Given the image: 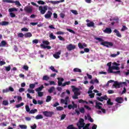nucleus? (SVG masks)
<instances>
[{
  "label": "nucleus",
  "instance_id": "ddd939ff",
  "mask_svg": "<svg viewBox=\"0 0 129 129\" xmlns=\"http://www.w3.org/2000/svg\"><path fill=\"white\" fill-rule=\"evenodd\" d=\"M102 105V104L100 102H96L95 108H97L98 109H100L102 108V106H100Z\"/></svg>",
  "mask_w": 129,
  "mask_h": 129
},
{
  "label": "nucleus",
  "instance_id": "8fccbe9b",
  "mask_svg": "<svg viewBox=\"0 0 129 129\" xmlns=\"http://www.w3.org/2000/svg\"><path fill=\"white\" fill-rule=\"evenodd\" d=\"M37 94L39 97H42L44 95V93L42 92H37Z\"/></svg>",
  "mask_w": 129,
  "mask_h": 129
},
{
  "label": "nucleus",
  "instance_id": "6e6d98bb",
  "mask_svg": "<svg viewBox=\"0 0 129 129\" xmlns=\"http://www.w3.org/2000/svg\"><path fill=\"white\" fill-rule=\"evenodd\" d=\"M63 109H64V108H63V107L58 106L56 107V110L57 111L63 110Z\"/></svg>",
  "mask_w": 129,
  "mask_h": 129
},
{
  "label": "nucleus",
  "instance_id": "a211bd4d",
  "mask_svg": "<svg viewBox=\"0 0 129 129\" xmlns=\"http://www.w3.org/2000/svg\"><path fill=\"white\" fill-rule=\"evenodd\" d=\"M114 33H116V35L117 37H119V38H121V34H120V33H119V31L117 30V29H114Z\"/></svg>",
  "mask_w": 129,
  "mask_h": 129
},
{
  "label": "nucleus",
  "instance_id": "2f4dec72",
  "mask_svg": "<svg viewBox=\"0 0 129 129\" xmlns=\"http://www.w3.org/2000/svg\"><path fill=\"white\" fill-rule=\"evenodd\" d=\"M3 3H8V4H14V1L3 0Z\"/></svg>",
  "mask_w": 129,
  "mask_h": 129
},
{
  "label": "nucleus",
  "instance_id": "20e7f679",
  "mask_svg": "<svg viewBox=\"0 0 129 129\" xmlns=\"http://www.w3.org/2000/svg\"><path fill=\"white\" fill-rule=\"evenodd\" d=\"M24 10L25 12L28 14H32L33 13V8L31 7H25Z\"/></svg>",
  "mask_w": 129,
  "mask_h": 129
},
{
  "label": "nucleus",
  "instance_id": "79ce46f5",
  "mask_svg": "<svg viewBox=\"0 0 129 129\" xmlns=\"http://www.w3.org/2000/svg\"><path fill=\"white\" fill-rule=\"evenodd\" d=\"M27 92H28V93H32V94H34V93H35V90H33V89L32 90H31L30 89H28L27 90Z\"/></svg>",
  "mask_w": 129,
  "mask_h": 129
},
{
  "label": "nucleus",
  "instance_id": "37998d69",
  "mask_svg": "<svg viewBox=\"0 0 129 129\" xmlns=\"http://www.w3.org/2000/svg\"><path fill=\"white\" fill-rule=\"evenodd\" d=\"M18 38H23L25 37V34H23L22 33H19L18 34Z\"/></svg>",
  "mask_w": 129,
  "mask_h": 129
},
{
  "label": "nucleus",
  "instance_id": "69168bd1",
  "mask_svg": "<svg viewBox=\"0 0 129 129\" xmlns=\"http://www.w3.org/2000/svg\"><path fill=\"white\" fill-rule=\"evenodd\" d=\"M57 38L60 40V41H65V39L61 36H57Z\"/></svg>",
  "mask_w": 129,
  "mask_h": 129
},
{
  "label": "nucleus",
  "instance_id": "f257e3e1",
  "mask_svg": "<svg viewBox=\"0 0 129 129\" xmlns=\"http://www.w3.org/2000/svg\"><path fill=\"white\" fill-rule=\"evenodd\" d=\"M42 113L44 116H46V117H52L53 116V115L54 114V112L53 111H45L42 112Z\"/></svg>",
  "mask_w": 129,
  "mask_h": 129
},
{
  "label": "nucleus",
  "instance_id": "49530a36",
  "mask_svg": "<svg viewBox=\"0 0 129 129\" xmlns=\"http://www.w3.org/2000/svg\"><path fill=\"white\" fill-rule=\"evenodd\" d=\"M79 103H86V104L88 103V102L87 101H84L83 99H80L79 100Z\"/></svg>",
  "mask_w": 129,
  "mask_h": 129
},
{
  "label": "nucleus",
  "instance_id": "a19ab883",
  "mask_svg": "<svg viewBox=\"0 0 129 129\" xmlns=\"http://www.w3.org/2000/svg\"><path fill=\"white\" fill-rule=\"evenodd\" d=\"M79 111L81 113H84L85 112V109L84 107H81L79 108Z\"/></svg>",
  "mask_w": 129,
  "mask_h": 129
},
{
  "label": "nucleus",
  "instance_id": "c756f323",
  "mask_svg": "<svg viewBox=\"0 0 129 129\" xmlns=\"http://www.w3.org/2000/svg\"><path fill=\"white\" fill-rule=\"evenodd\" d=\"M73 71L74 72H79V73H81V72H82L81 70L77 68L74 69Z\"/></svg>",
  "mask_w": 129,
  "mask_h": 129
},
{
  "label": "nucleus",
  "instance_id": "c85d7f7f",
  "mask_svg": "<svg viewBox=\"0 0 129 129\" xmlns=\"http://www.w3.org/2000/svg\"><path fill=\"white\" fill-rule=\"evenodd\" d=\"M6 45H7V42L5 40L2 41L1 44H0V47H5Z\"/></svg>",
  "mask_w": 129,
  "mask_h": 129
},
{
  "label": "nucleus",
  "instance_id": "09e8293b",
  "mask_svg": "<svg viewBox=\"0 0 129 129\" xmlns=\"http://www.w3.org/2000/svg\"><path fill=\"white\" fill-rule=\"evenodd\" d=\"M35 87H36V86H35V84H30L29 85V88H30V89H34V88H35Z\"/></svg>",
  "mask_w": 129,
  "mask_h": 129
},
{
  "label": "nucleus",
  "instance_id": "412c9836",
  "mask_svg": "<svg viewBox=\"0 0 129 129\" xmlns=\"http://www.w3.org/2000/svg\"><path fill=\"white\" fill-rule=\"evenodd\" d=\"M90 123H87L85 125H83V129H90Z\"/></svg>",
  "mask_w": 129,
  "mask_h": 129
},
{
  "label": "nucleus",
  "instance_id": "72a5a7b5",
  "mask_svg": "<svg viewBox=\"0 0 129 129\" xmlns=\"http://www.w3.org/2000/svg\"><path fill=\"white\" fill-rule=\"evenodd\" d=\"M43 117V115H42L41 114L37 115L35 116V118L36 119H42Z\"/></svg>",
  "mask_w": 129,
  "mask_h": 129
},
{
  "label": "nucleus",
  "instance_id": "c03bdc74",
  "mask_svg": "<svg viewBox=\"0 0 129 129\" xmlns=\"http://www.w3.org/2000/svg\"><path fill=\"white\" fill-rule=\"evenodd\" d=\"M112 69H113V70H119V67L115 66H112Z\"/></svg>",
  "mask_w": 129,
  "mask_h": 129
},
{
  "label": "nucleus",
  "instance_id": "a18cd8bd",
  "mask_svg": "<svg viewBox=\"0 0 129 129\" xmlns=\"http://www.w3.org/2000/svg\"><path fill=\"white\" fill-rule=\"evenodd\" d=\"M3 105H5V106L9 105V101L8 100L3 101Z\"/></svg>",
  "mask_w": 129,
  "mask_h": 129
},
{
  "label": "nucleus",
  "instance_id": "f03ea898",
  "mask_svg": "<svg viewBox=\"0 0 129 129\" xmlns=\"http://www.w3.org/2000/svg\"><path fill=\"white\" fill-rule=\"evenodd\" d=\"M101 45L107 47V48H110V47L113 46V43L111 42L104 41L101 43Z\"/></svg>",
  "mask_w": 129,
  "mask_h": 129
},
{
  "label": "nucleus",
  "instance_id": "473e14b6",
  "mask_svg": "<svg viewBox=\"0 0 129 129\" xmlns=\"http://www.w3.org/2000/svg\"><path fill=\"white\" fill-rule=\"evenodd\" d=\"M51 99L52 97H51V96H47L46 99V102H50Z\"/></svg>",
  "mask_w": 129,
  "mask_h": 129
},
{
  "label": "nucleus",
  "instance_id": "f3484780",
  "mask_svg": "<svg viewBox=\"0 0 129 129\" xmlns=\"http://www.w3.org/2000/svg\"><path fill=\"white\" fill-rule=\"evenodd\" d=\"M78 123H79L80 125H85V123H84V119L83 118H80Z\"/></svg>",
  "mask_w": 129,
  "mask_h": 129
},
{
  "label": "nucleus",
  "instance_id": "2eb2a0df",
  "mask_svg": "<svg viewBox=\"0 0 129 129\" xmlns=\"http://www.w3.org/2000/svg\"><path fill=\"white\" fill-rule=\"evenodd\" d=\"M33 35L32 34V33L31 32H27L24 34V37L25 38H31Z\"/></svg>",
  "mask_w": 129,
  "mask_h": 129
},
{
  "label": "nucleus",
  "instance_id": "4be33fe9",
  "mask_svg": "<svg viewBox=\"0 0 129 129\" xmlns=\"http://www.w3.org/2000/svg\"><path fill=\"white\" fill-rule=\"evenodd\" d=\"M19 126L21 129H27L28 128V126L25 124H19Z\"/></svg>",
  "mask_w": 129,
  "mask_h": 129
},
{
  "label": "nucleus",
  "instance_id": "1a4fd4ad",
  "mask_svg": "<svg viewBox=\"0 0 129 129\" xmlns=\"http://www.w3.org/2000/svg\"><path fill=\"white\" fill-rule=\"evenodd\" d=\"M57 83H58V86H61L63 85L62 82L64 81V79L62 78H57Z\"/></svg>",
  "mask_w": 129,
  "mask_h": 129
},
{
  "label": "nucleus",
  "instance_id": "4c0bfd02",
  "mask_svg": "<svg viewBox=\"0 0 129 129\" xmlns=\"http://www.w3.org/2000/svg\"><path fill=\"white\" fill-rule=\"evenodd\" d=\"M55 90V87H51L49 90H48V92L49 93H52L53 91Z\"/></svg>",
  "mask_w": 129,
  "mask_h": 129
},
{
  "label": "nucleus",
  "instance_id": "de8ad7c7",
  "mask_svg": "<svg viewBox=\"0 0 129 129\" xmlns=\"http://www.w3.org/2000/svg\"><path fill=\"white\" fill-rule=\"evenodd\" d=\"M24 105V102H22L20 104H17L16 105V108H19V107H21V106H23Z\"/></svg>",
  "mask_w": 129,
  "mask_h": 129
},
{
  "label": "nucleus",
  "instance_id": "6ab92c4d",
  "mask_svg": "<svg viewBox=\"0 0 129 129\" xmlns=\"http://www.w3.org/2000/svg\"><path fill=\"white\" fill-rule=\"evenodd\" d=\"M94 22H90L89 23L87 24V27H92L93 28H94Z\"/></svg>",
  "mask_w": 129,
  "mask_h": 129
},
{
  "label": "nucleus",
  "instance_id": "3c124183",
  "mask_svg": "<svg viewBox=\"0 0 129 129\" xmlns=\"http://www.w3.org/2000/svg\"><path fill=\"white\" fill-rule=\"evenodd\" d=\"M68 129H75V127H74V126L73 125V124H71L69 125L68 127H67Z\"/></svg>",
  "mask_w": 129,
  "mask_h": 129
},
{
  "label": "nucleus",
  "instance_id": "b1692460",
  "mask_svg": "<svg viewBox=\"0 0 129 129\" xmlns=\"http://www.w3.org/2000/svg\"><path fill=\"white\" fill-rule=\"evenodd\" d=\"M73 92H79V88H75L74 86H72Z\"/></svg>",
  "mask_w": 129,
  "mask_h": 129
},
{
  "label": "nucleus",
  "instance_id": "338daca9",
  "mask_svg": "<svg viewBox=\"0 0 129 129\" xmlns=\"http://www.w3.org/2000/svg\"><path fill=\"white\" fill-rule=\"evenodd\" d=\"M10 17L11 18H15L16 17V14H15L13 12H11L10 13Z\"/></svg>",
  "mask_w": 129,
  "mask_h": 129
},
{
  "label": "nucleus",
  "instance_id": "603ef678",
  "mask_svg": "<svg viewBox=\"0 0 129 129\" xmlns=\"http://www.w3.org/2000/svg\"><path fill=\"white\" fill-rule=\"evenodd\" d=\"M67 31H68V32H70V33H72V34H75V31L72 29L68 28V29H67Z\"/></svg>",
  "mask_w": 129,
  "mask_h": 129
},
{
  "label": "nucleus",
  "instance_id": "9b49d317",
  "mask_svg": "<svg viewBox=\"0 0 129 129\" xmlns=\"http://www.w3.org/2000/svg\"><path fill=\"white\" fill-rule=\"evenodd\" d=\"M115 101L118 103H122L123 102V99H122V97H117L115 99Z\"/></svg>",
  "mask_w": 129,
  "mask_h": 129
},
{
  "label": "nucleus",
  "instance_id": "052dcab7",
  "mask_svg": "<svg viewBox=\"0 0 129 129\" xmlns=\"http://www.w3.org/2000/svg\"><path fill=\"white\" fill-rule=\"evenodd\" d=\"M112 82H114V81L111 80L107 83L106 86H109V83H112Z\"/></svg>",
  "mask_w": 129,
  "mask_h": 129
},
{
  "label": "nucleus",
  "instance_id": "ea45409f",
  "mask_svg": "<svg viewBox=\"0 0 129 129\" xmlns=\"http://www.w3.org/2000/svg\"><path fill=\"white\" fill-rule=\"evenodd\" d=\"M13 4H15L16 6H19V7H22V4L20 3L19 1H14Z\"/></svg>",
  "mask_w": 129,
  "mask_h": 129
},
{
  "label": "nucleus",
  "instance_id": "6e6552de",
  "mask_svg": "<svg viewBox=\"0 0 129 129\" xmlns=\"http://www.w3.org/2000/svg\"><path fill=\"white\" fill-rule=\"evenodd\" d=\"M52 15H53V13H52V12L48 11L47 12V13L44 15V17L45 19H50V18L52 17Z\"/></svg>",
  "mask_w": 129,
  "mask_h": 129
},
{
  "label": "nucleus",
  "instance_id": "864d4df0",
  "mask_svg": "<svg viewBox=\"0 0 129 129\" xmlns=\"http://www.w3.org/2000/svg\"><path fill=\"white\" fill-rule=\"evenodd\" d=\"M42 43L43 45H50L49 42L47 40L43 41Z\"/></svg>",
  "mask_w": 129,
  "mask_h": 129
},
{
  "label": "nucleus",
  "instance_id": "dca6fc26",
  "mask_svg": "<svg viewBox=\"0 0 129 129\" xmlns=\"http://www.w3.org/2000/svg\"><path fill=\"white\" fill-rule=\"evenodd\" d=\"M43 88H44V86L42 85L40 87L36 88L35 89V91H36V92H40V91H42V90H43Z\"/></svg>",
  "mask_w": 129,
  "mask_h": 129
},
{
  "label": "nucleus",
  "instance_id": "c9c22d12",
  "mask_svg": "<svg viewBox=\"0 0 129 129\" xmlns=\"http://www.w3.org/2000/svg\"><path fill=\"white\" fill-rule=\"evenodd\" d=\"M71 83V82H70V81L66 82L62 84V86L63 87H65L66 85H70Z\"/></svg>",
  "mask_w": 129,
  "mask_h": 129
},
{
  "label": "nucleus",
  "instance_id": "bb28decb",
  "mask_svg": "<svg viewBox=\"0 0 129 129\" xmlns=\"http://www.w3.org/2000/svg\"><path fill=\"white\" fill-rule=\"evenodd\" d=\"M95 40H96V41H98V42H102V43H103V42H104V40H103V39L99 37H95Z\"/></svg>",
  "mask_w": 129,
  "mask_h": 129
},
{
  "label": "nucleus",
  "instance_id": "bf43d9fd",
  "mask_svg": "<svg viewBox=\"0 0 129 129\" xmlns=\"http://www.w3.org/2000/svg\"><path fill=\"white\" fill-rule=\"evenodd\" d=\"M25 108H26V111H27V112H30V111H31L30 110V107H29V105H27L25 106Z\"/></svg>",
  "mask_w": 129,
  "mask_h": 129
},
{
  "label": "nucleus",
  "instance_id": "aec40b11",
  "mask_svg": "<svg viewBox=\"0 0 129 129\" xmlns=\"http://www.w3.org/2000/svg\"><path fill=\"white\" fill-rule=\"evenodd\" d=\"M49 79H50V78L49 77V76H47V75H45L42 78V80L43 81H48V80H49Z\"/></svg>",
  "mask_w": 129,
  "mask_h": 129
},
{
  "label": "nucleus",
  "instance_id": "5fc2aeb1",
  "mask_svg": "<svg viewBox=\"0 0 129 129\" xmlns=\"http://www.w3.org/2000/svg\"><path fill=\"white\" fill-rule=\"evenodd\" d=\"M64 100H65V101H66V102H65V105H67V104H68V100H69V97L67 96V97H66Z\"/></svg>",
  "mask_w": 129,
  "mask_h": 129
},
{
  "label": "nucleus",
  "instance_id": "39448f33",
  "mask_svg": "<svg viewBox=\"0 0 129 129\" xmlns=\"http://www.w3.org/2000/svg\"><path fill=\"white\" fill-rule=\"evenodd\" d=\"M76 48V46L72 44H70L67 46V49L68 51H72V50H74Z\"/></svg>",
  "mask_w": 129,
  "mask_h": 129
},
{
  "label": "nucleus",
  "instance_id": "423d86ee",
  "mask_svg": "<svg viewBox=\"0 0 129 129\" xmlns=\"http://www.w3.org/2000/svg\"><path fill=\"white\" fill-rule=\"evenodd\" d=\"M114 84L112 85V87H114L116 89L120 88V86L121 85V83H118L117 81H114Z\"/></svg>",
  "mask_w": 129,
  "mask_h": 129
},
{
  "label": "nucleus",
  "instance_id": "393cba45",
  "mask_svg": "<svg viewBox=\"0 0 129 129\" xmlns=\"http://www.w3.org/2000/svg\"><path fill=\"white\" fill-rule=\"evenodd\" d=\"M9 24V22L8 21H2L1 23V25H2V26H8Z\"/></svg>",
  "mask_w": 129,
  "mask_h": 129
},
{
  "label": "nucleus",
  "instance_id": "f8f14e48",
  "mask_svg": "<svg viewBox=\"0 0 129 129\" xmlns=\"http://www.w3.org/2000/svg\"><path fill=\"white\" fill-rule=\"evenodd\" d=\"M112 32L111 29L107 27L104 30V33H106V34H111Z\"/></svg>",
  "mask_w": 129,
  "mask_h": 129
},
{
  "label": "nucleus",
  "instance_id": "0e129e2a",
  "mask_svg": "<svg viewBox=\"0 0 129 129\" xmlns=\"http://www.w3.org/2000/svg\"><path fill=\"white\" fill-rule=\"evenodd\" d=\"M6 71L9 72L11 70V66L5 67Z\"/></svg>",
  "mask_w": 129,
  "mask_h": 129
},
{
  "label": "nucleus",
  "instance_id": "5701e85b",
  "mask_svg": "<svg viewBox=\"0 0 129 129\" xmlns=\"http://www.w3.org/2000/svg\"><path fill=\"white\" fill-rule=\"evenodd\" d=\"M49 38L50 39H51V40H55L56 39V36L54 35V34L53 33H50V34L49 35Z\"/></svg>",
  "mask_w": 129,
  "mask_h": 129
},
{
  "label": "nucleus",
  "instance_id": "774afa93",
  "mask_svg": "<svg viewBox=\"0 0 129 129\" xmlns=\"http://www.w3.org/2000/svg\"><path fill=\"white\" fill-rule=\"evenodd\" d=\"M31 129H36L37 128V125L36 124H34L33 125L31 126Z\"/></svg>",
  "mask_w": 129,
  "mask_h": 129
},
{
  "label": "nucleus",
  "instance_id": "cd10ccee",
  "mask_svg": "<svg viewBox=\"0 0 129 129\" xmlns=\"http://www.w3.org/2000/svg\"><path fill=\"white\" fill-rule=\"evenodd\" d=\"M9 13H12V12H18L17 8H10L9 9Z\"/></svg>",
  "mask_w": 129,
  "mask_h": 129
},
{
  "label": "nucleus",
  "instance_id": "4d7b16f0",
  "mask_svg": "<svg viewBox=\"0 0 129 129\" xmlns=\"http://www.w3.org/2000/svg\"><path fill=\"white\" fill-rule=\"evenodd\" d=\"M22 32H29V29L26 27L23 28L21 29Z\"/></svg>",
  "mask_w": 129,
  "mask_h": 129
},
{
  "label": "nucleus",
  "instance_id": "7c9ffc66",
  "mask_svg": "<svg viewBox=\"0 0 129 129\" xmlns=\"http://www.w3.org/2000/svg\"><path fill=\"white\" fill-rule=\"evenodd\" d=\"M120 54V52L119 51L117 52V54H111V57H112L113 58H115V57L118 56Z\"/></svg>",
  "mask_w": 129,
  "mask_h": 129
},
{
  "label": "nucleus",
  "instance_id": "7ed1b4c3",
  "mask_svg": "<svg viewBox=\"0 0 129 129\" xmlns=\"http://www.w3.org/2000/svg\"><path fill=\"white\" fill-rule=\"evenodd\" d=\"M48 10V6H44L43 7L42 6H40L39 8V10L40 12V14L41 15H44L46 13V11Z\"/></svg>",
  "mask_w": 129,
  "mask_h": 129
},
{
  "label": "nucleus",
  "instance_id": "13d9d810",
  "mask_svg": "<svg viewBox=\"0 0 129 129\" xmlns=\"http://www.w3.org/2000/svg\"><path fill=\"white\" fill-rule=\"evenodd\" d=\"M125 30H127V27L125 26H123L121 29V32H123L124 31H125Z\"/></svg>",
  "mask_w": 129,
  "mask_h": 129
},
{
  "label": "nucleus",
  "instance_id": "e2e57ef3",
  "mask_svg": "<svg viewBox=\"0 0 129 129\" xmlns=\"http://www.w3.org/2000/svg\"><path fill=\"white\" fill-rule=\"evenodd\" d=\"M23 68L24 70H26V71H28V70H29V67H28V66L24 65L23 66Z\"/></svg>",
  "mask_w": 129,
  "mask_h": 129
},
{
  "label": "nucleus",
  "instance_id": "680f3d73",
  "mask_svg": "<svg viewBox=\"0 0 129 129\" xmlns=\"http://www.w3.org/2000/svg\"><path fill=\"white\" fill-rule=\"evenodd\" d=\"M65 34V32H62V31H57L56 32V35H64Z\"/></svg>",
  "mask_w": 129,
  "mask_h": 129
},
{
  "label": "nucleus",
  "instance_id": "4468645a",
  "mask_svg": "<svg viewBox=\"0 0 129 129\" xmlns=\"http://www.w3.org/2000/svg\"><path fill=\"white\" fill-rule=\"evenodd\" d=\"M40 47L43 49H50L51 48V46H49V45L45 46V45L43 44H40Z\"/></svg>",
  "mask_w": 129,
  "mask_h": 129
},
{
  "label": "nucleus",
  "instance_id": "58836bf2",
  "mask_svg": "<svg viewBox=\"0 0 129 129\" xmlns=\"http://www.w3.org/2000/svg\"><path fill=\"white\" fill-rule=\"evenodd\" d=\"M50 69L53 72H56V73H58V71L57 70H55L54 67L51 66Z\"/></svg>",
  "mask_w": 129,
  "mask_h": 129
},
{
  "label": "nucleus",
  "instance_id": "a878e982",
  "mask_svg": "<svg viewBox=\"0 0 129 129\" xmlns=\"http://www.w3.org/2000/svg\"><path fill=\"white\" fill-rule=\"evenodd\" d=\"M107 105H113V102H111V99H108L107 101Z\"/></svg>",
  "mask_w": 129,
  "mask_h": 129
},
{
  "label": "nucleus",
  "instance_id": "0eeeda50",
  "mask_svg": "<svg viewBox=\"0 0 129 129\" xmlns=\"http://www.w3.org/2000/svg\"><path fill=\"white\" fill-rule=\"evenodd\" d=\"M65 2V0H60L59 1H48L46 3H50V4H52V5H57L58 4H60V3H64Z\"/></svg>",
  "mask_w": 129,
  "mask_h": 129
},
{
  "label": "nucleus",
  "instance_id": "e433bc0d",
  "mask_svg": "<svg viewBox=\"0 0 129 129\" xmlns=\"http://www.w3.org/2000/svg\"><path fill=\"white\" fill-rule=\"evenodd\" d=\"M38 112V110L37 109H32L30 110L29 112V113L34 114V113H36V112Z\"/></svg>",
  "mask_w": 129,
  "mask_h": 129
},
{
  "label": "nucleus",
  "instance_id": "9d476101",
  "mask_svg": "<svg viewBox=\"0 0 129 129\" xmlns=\"http://www.w3.org/2000/svg\"><path fill=\"white\" fill-rule=\"evenodd\" d=\"M59 55H61V50H59L58 52H55V53L53 54V57L54 58H55V59H59V58H60Z\"/></svg>",
  "mask_w": 129,
  "mask_h": 129
},
{
  "label": "nucleus",
  "instance_id": "f704fd0d",
  "mask_svg": "<svg viewBox=\"0 0 129 129\" xmlns=\"http://www.w3.org/2000/svg\"><path fill=\"white\" fill-rule=\"evenodd\" d=\"M112 70H113V69L112 67H109L108 69V73H113V72Z\"/></svg>",
  "mask_w": 129,
  "mask_h": 129
}]
</instances>
